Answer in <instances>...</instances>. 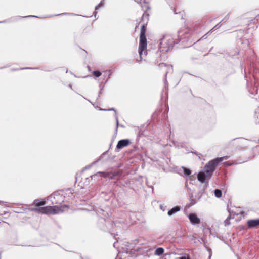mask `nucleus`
<instances>
[{
    "label": "nucleus",
    "mask_w": 259,
    "mask_h": 259,
    "mask_svg": "<svg viewBox=\"0 0 259 259\" xmlns=\"http://www.w3.org/2000/svg\"><path fill=\"white\" fill-rule=\"evenodd\" d=\"M229 158L228 156H223L222 157L217 158L210 161L205 166L204 171L200 172L197 175L198 180L201 183L205 182V180L209 178L212 173L215 169V166L220 162L224 160H227Z\"/></svg>",
    "instance_id": "f257e3e1"
},
{
    "label": "nucleus",
    "mask_w": 259,
    "mask_h": 259,
    "mask_svg": "<svg viewBox=\"0 0 259 259\" xmlns=\"http://www.w3.org/2000/svg\"><path fill=\"white\" fill-rule=\"evenodd\" d=\"M68 206L67 205H62L60 206H46L43 207H37L31 208V211L37 212L39 213L45 214H56L63 212L67 210Z\"/></svg>",
    "instance_id": "f03ea898"
},
{
    "label": "nucleus",
    "mask_w": 259,
    "mask_h": 259,
    "mask_svg": "<svg viewBox=\"0 0 259 259\" xmlns=\"http://www.w3.org/2000/svg\"><path fill=\"white\" fill-rule=\"evenodd\" d=\"M146 28L144 24H143L141 27L140 35V41L139 46V54L140 59L139 61H141L142 60V55L143 52L145 55H147V51L146 50L147 48V39L146 37Z\"/></svg>",
    "instance_id": "7ed1b4c3"
},
{
    "label": "nucleus",
    "mask_w": 259,
    "mask_h": 259,
    "mask_svg": "<svg viewBox=\"0 0 259 259\" xmlns=\"http://www.w3.org/2000/svg\"><path fill=\"white\" fill-rule=\"evenodd\" d=\"M175 41L170 35H165L160 40V48L161 51L168 52L170 50L173 46Z\"/></svg>",
    "instance_id": "20e7f679"
},
{
    "label": "nucleus",
    "mask_w": 259,
    "mask_h": 259,
    "mask_svg": "<svg viewBox=\"0 0 259 259\" xmlns=\"http://www.w3.org/2000/svg\"><path fill=\"white\" fill-rule=\"evenodd\" d=\"M100 174L101 176L104 178H108L109 179H112L115 176L119 175L118 172H99L95 175L90 176L89 177L85 178L84 184L87 185L90 184V182L93 179V177L96 176L98 174Z\"/></svg>",
    "instance_id": "39448f33"
},
{
    "label": "nucleus",
    "mask_w": 259,
    "mask_h": 259,
    "mask_svg": "<svg viewBox=\"0 0 259 259\" xmlns=\"http://www.w3.org/2000/svg\"><path fill=\"white\" fill-rule=\"evenodd\" d=\"M52 204H61L64 201L63 197L58 192H55L50 195L47 198Z\"/></svg>",
    "instance_id": "423d86ee"
},
{
    "label": "nucleus",
    "mask_w": 259,
    "mask_h": 259,
    "mask_svg": "<svg viewBox=\"0 0 259 259\" xmlns=\"http://www.w3.org/2000/svg\"><path fill=\"white\" fill-rule=\"evenodd\" d=\"M188 218H189L190 223L193 225H198L200 223V219L195 213H190L188 214Z\"/></svg>",
    "instance_id": "0eeeda50"
},
{
    "label": "nucleus",
    "mask_w": 259,
    "mask_h": 259,
    "mask_svg": "<svg viewBox=\"0 0 259 259\" xmlns=\"http://www.w3.org/2000/svg\"><path fill=\"white\" fill-rule=\"evenodd\" d=\"M247 224L249 228H255L259 226V219L249 220L247 222Z\"/></svg>",
    "instance_id": "6e6552de"
},
{
    "label": "nucleus",
    "mask_w": 259,
    "mask_h": 259,
    "mask_svg": "<svg viewBox=\"0 0 259 259\" xmlns=\"http://www.w3.org/2000/svg\"><path fill=\"white\" fill-rule=\"evenodd\" d=\"M130 143L128 139H123L118 141L116 147L118 149H122L123 147L127 146Z\"/></svg>",
    "instance_id": "1a4fd4ad"
},
{
    "label": "nucleus",
    "mask_w": 259,
    "mask_h": 259,
    "mask_svg": "<svg viewBox=\"0 0 259 259\" xmlns=\"http://www.w3.org/2000/svg\"><path fill=\"white\" fill-rule=\"evenodd\" d=\"M178 37H180L179 41L184 42L186 41L185 39L188 38L189 35L187 34L186 31L183 32L182 30H181L178 32Z\"/></svg>",
    "instance_id": "9d476101"
},
{
    "label": "nucleus",
    "mask_w": 259,
    "mask_h": 259,
    "mask_svg": "<svg viewBox=\"0 0 259 259\" xmlns=\"http://www.w3.org/2000/svg\"><path fill=\"white\" fill-rule=\"evenodd\" d=\"M180 210V206H177L174 207H173L172 209H171L168 212V215L169 216L172 215L173 214H175L176 212L179 211Z\"/></svg>",
    "instance_id": "9b49d317"
},
{
    "label": "nucleus",
    "mask_w": 259,
    "mask_h": 259,
    "mask_svg": "<svg viewBox=\"0 0 259 259\" xmlns=\"http://www.w3.org/2000/svg\"><path fill=\"white\" fill-rule=\"evenodd\" d=\"M99 110H100V111H106L107 110L106 109H102L101 108H99ZM108 110H113V111H114V112L115 113V119H116V131H117L118 127L119 126V121H118V119L117 115L116 114V111L115 110V109L114 108H111L110 109H108Z\"/></svg>",
    "instance_id": "f8f14e48"
},
{
    "label": "nucleus",
    "mask_w": 259,
    "mask_h": 259,
    "mask_svg": "<svg viewBox=\"0 0 259 259\" xmlns=\"http://www.w3.org/2000/svg\"><path fill=\"white\" fill-rule=\"evenodd\" d=\"M164 252V249L162 247H159L157 248L155 251L154 254L155 255L159 256L161 254H162Z\"/></svg>",
    "instance_id": "ddd939ff"
},
{
    "label": "nucleus",
    "mask_w": 259,
    "mask_h": 259,
    "mask_svg": "<svg viewBox=\"0 0 259 259\" xmlns=\"http://www.w3.org/2000/svg\"><path fill=\"white\" fill-rule=\"evenodd\" d=\"M200 197H198V199H196L195 198H193V195H191L190 196V205L192 206V205H194L195 204H196L198 200L199 199Z\"/></svg>",
    "instance_id": "4468645a"
},
{
    "label": "nucleus",
    "mask_w": 259,
    "mask_h": 259,
    "mask_svg": "<svg viewBox=\"0 0 259 259\" xmlns=\"http://www.w3.org/2000/svg\"><path fill=\"white\" fill-rule=\"evenodd\" d=\"M45 203V201H40L39 200H36L34 202V204L37 206H43Z\"/></svg>",
    "instance_id": "2eb2a0df"
},
{
    "label": "nucleus",
    "mask_w": 259,
    "mask_h": 259,
    "mask_svg": "<svg viewBox=\"0 0 259 259\" xmlns=\"http://www.w3.org/2000/svg\"><path fill=\"white\" fill-rule=\"evenodd\" d=\"M222 191L220 189H215L214 190L215 196L217 198H220L222 196Z\"/></svg>",
    "instance_id": "dca6fc26"
},
{
    "label": "nucleus",
    "mask_w": 259,
    "mask_h": 259,
    "mask_svg": "<svg viewBox=\"0 0 259 259\" xmlns=\"http://www.w3.org/2000/svg\"><path fill=\"white\" fill-rule=\"evenodd\" d=\"M183 168L184 169V174L186 176H189L191 174V171L190 169L184 167H183Z\"/></svg>",
    "instance_id": "f3484780"
},
{
    "label": "nucleus",
    "mask_w": 259,
    "mask_h": 259,
    "mask_svg": "<svg viewBox=\"0 0 259 259\" xmlns=\"http://www.w3.org/2000/svg\"><path fill=\"white\" fill-rule=\"evenodd\" d=\"M101 211L102 212V214L103 216H106V214L108 215V213L107 212L103 210L102 209H100V210H97V214H100V213H101Z\"/></svg>",
    "instance_id": "a211bd4d"
},
{
    "label": "nucleus",
    "mask_w": 259,
    "mask_h": 259,
    "mask_svg": "<svg viewBox=\"0 0 259 259\" xmlns=\"http://www.w3.org/2000/svg\"><path fill=\"white\" fill-rule=\"evenodd\" d=\"M93 73V75L97 77L100 76L102 74V73L98 70L94 71Z\"/></svg>",
    "instance_id": "6ab92c4d"
},
{
    "label": "nucleus",
    "mask_w": 259,
    "mask_h": 259,
    "mask_svg": "<svg viewBox=\"0 0 259 259\" xmlns=\"http://www.w3.org/2000/svg\"><path fill=\"white\" fill-rule=\"evenodd\" d=\"M104 0H102L100 2V3L95 7V10H97L99 8L101 7H103V5H104V4H103V1Z\"/></svg>",
    "instance_id": "aec40b11"
},
{
    "label": "nucleus",
    "mask_w": 259,
    "mask_h": 259,
    "mask_svg": "<svg viewBox=\"0 0 259 259\" xmlns=\"http://www.w3.org/2000/svg\"><path fill=\"white\" fill-rule=\"evenodd\" d=\"M59 15H77L73 14V13H63L55 15L54 16H59Z\"/></svg>",
    "instance_id": "412c9836"
},
{
    "label": "nucleus",
    "mask_w": 259,
    "mask_h": 259,
    "mask_svg": "<svg viewBox=\"0 0 259 259\" xmlns=\"http://www.w3.org/2000/svg\"><path fill=\"white\" fill-rule=\"evenodd\" d=\"M66 195H73V192H72V191L71 190H68L67 191V192L66 193Z\"/></svg>",
    "instance_id": "4be33fe9"
},
{
    "label": "nucleus",
    "mask_w": 259,
    "mask_h": 259,
    "mask_svg": "<svg viewBox=\"0 0 259 259\" xmlns=\"http://www.w3.org/2000/svg\"><path fill=\"white\" fill-rule=\"evenodd\" d=\"M229 16H230V15L229 14H228L224 18V19L222 20V21H227V20L229 19Z\"/></svg>",
    "instance_id": "5701e85b"
},
{
    "label": "nucleus",
    "mask_w": 259,
    "mask_h": 259,
    "mask_svg": "<svg viewBox=\"0 0 259 259\" xmlns=\"http://www.w3.org/2000/svg\"><path fill=\"white\" fill-rule=\"evenodd\" d=\"M160 65H161V67H163V66H164V67H168V68H169V69H170V68L172 67V66H169V65H167H167H166L164 63H161V64H160Z\"/></svg>",
    "instance_id": "b1692460"
},
{
    "label": "nucleus",
    "mask_w": 259,
    "mask_h": 259,
    "mask_svg": "<svg viewBox=\"0 0 259 259\" xmlns=\"http://www.w3.org/2000/svg\"><path fill=\"white\" fill-rule=\"evenodd\" d=\"M177 259H190V257H189V256H185L178 257Z\"/></svg>",
    "instance_id": "393cba45"
},
{
    "label": "nucleus",
    "mask_w": 259,
    "mask_h": 259,
    "mask_svg": "<svg viewBox=\"0 0 259 259\" xmlns=\"http://www.w3.org/2000/svg\"><path fill=\"white\" fill-rule=\"evenodd\" d=\"M219 24H220V23H218V24H217V25H215V26H214L212 29H211V30L208 32V33L211 32H212V31H213V30H214L215 28H217L218 26V27H220V26H219Z\"/></svg>",
    "instance_id": "a878e982"
},
{
    "label": "nucleus",
    "mask_w": 259,
    "mask_h": 259,
    "mask_svg": "<svg viewBox=\"0 0 259 259\" xmlns=\"http://www.w3.org/2000/svg\"><path fill=\"white\" fill-rule=\"evenodd\" d=\"M230 219L229 217L227 218L226 220L225 221V223L226 225H229V219Z\"/></svg>",
    "instance_id": "bb28decb"
},
{
    "label": "nucleus",
    "mask_w": 259,
    "mask_h": 259,
    "mask_svg": "<svg viewBox=\"0 0 259 259\" xmlns=\"http://www.w3.org/2000/svg\"><path fill=\"white\" fill-rule=\"evenodd\" d=\"M164 88L167 89L168 88V83L167 81L165 80L164 81Z\"/></svg>",
    "instance_id": "cd10ccee"
},
{
    "label": "nucleus",
    "mask_w": 259,
    "mask_h": 259,
    "mask_svg": "<svg viewBox=\"0 0 259 259\" xmlns=\"http://www.w3.org/2000/svg\"><path fill=\"white\" fill-rule=\"evenodd\" d=\"M68 196L70 197V198H68V200H71L73 198V195H68Z\"/></svg>",
    "instance_id": "c85d7f7f"
},
{
    "label": "nucleus",
    "mask_w": 259,
    "mask_h": 259,
    "mask_svg": "<svg viewBox=\"0 0 259 259\" xmlns=\"http://www.w3.org/2000/svg\"><path fill=\"white\" fill-rule=\"evenodd\" d=\"M97 13V10H95V12L93 13V16H94V17H96Z\"/></svg>",
    "instance_id": "c756f323"
},
{
    "label": "nucleus",
    "mask_w": 259,
    "mask_h": 259,
    "mask_svg": "<svg viewBox=\"0 0 259 259\" xmlns=\"http://www.w3.org/2000/svg\"><path fill=\"white\" fill-rule=\"evenodd\" d=\"M36 17V16H32V15H30V16H26L23 17V18H27V17Z\"/></svg>",
    "instance_id": "7c9ffc66"
},
{
    "label": "nucleus",
    "mask_w": 259,
    "mask_h": 259,
    "mask_svg": "<svg viewBox=\"0 0 259 259\" xmlns=\"http://www.w3.org/2000/svg\"><path fill=\"white\" fill-rule=\"evenodd\" d=\"M5 22H6L5 21H0V23H5Z\"/></svg>",
    "instance_id": "2f4dec72"
},
{
    "label": "nucleus",
    "mask_w": 259,
    "mask_h": 259,
    "mask_svg": "<svg viewBox=\"0 0 259 259\" xmlns=\"http://www.w3.org/2000/svg\"><path fill=\"white\" fill-rule=\"evenodd\" d=\"M144 17H145V15H144V14H143V16H142V18H144Z\"/></svg>",
    "instance_id": "473e14b6"
},
{
    "label": "nucleus",
    "mask_w": 259,
    "mask_h": 259,
    "mask_svg": "<svg viewBox=\"0 0 259 259\" xmlns=\"http://www.w3.org/2000/svg\"><path fill=\"white\" fill-rule=\"evenodd\" d=\"M69 87L70 88H72V86H71V84H69Z\"/></svg>",
    "instance_id": "72a5a7b5"
},
{
    "label": "nucleus",
    "mask_w": 259,
    "mask_h": 259,
    "mask_svg": "<svg viewBox=\"0 0 259 259\" xmlns=\"http://www.w3.org/2000/svg\"><path fill=\"white\" fill-rule=\"evenodd\" d=\"M166 75H167V72L165 73V77H166Z\"/></svg>",
    "instance_id": "f704fd0d"
},
{
    "label": "nucleus",
    "mask_w": 259,
    "mask_h": 259,
    "mask_svg": "<svg viewBox=\"0 0 259 259\" xmlns=\"http://www.w3.org/2000/svg\"><path fill=\"white\" fill-rule=\"evenodd\" d=\"M205 35H203V36L202 37V38H204V37H205Z\"/></svg>",
    "instance_id": "c9c22d12"
},
{
    "label": "nucleus",
    "mask_w": 259,
    "mask_h": 259,
    "mask_svg": "<svg viewBox=\"0 0 259 259\" xmlns=\"http://www.w3.org/2000/svg\"><path fill=\"white\" fill-rule=\"evenodd\" d=\"M135 1L136 2H137V0H135Z\"/></svg>",
    "instance_id": "e433bc0d"
}]
</instances>
